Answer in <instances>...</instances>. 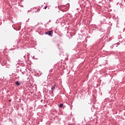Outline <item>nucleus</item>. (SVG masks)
Instances as JSON below:
<instances>
[{
  "mask_svg": "<svg viewBox=\"0 0 125 125\" xmlns=\"http://www.w3.org/2000/svg\"><path fill=\"white\" fill-rule=\"evenodd\" d=\"M52 34H53V31L52 30L45 32V35H48V36H50V37H52Z\"/></svg>",
  "mask_w": 125,
  "mask_h": 125,
  "instance_id": "f257e3e1",
  "label": "nucleus"
},
{
  "mask_svg": "<svg viewBox=\"0 0 125 125\" xmlns=\"http://www.w3.org/2000/svg\"><path fill=\"white\" fill-rule=\"evenodd\" d=\"M56 87V86L55 85H53L52 86V87H51L52 91H54V90L55 89Z\"/></svg>",
  "mask_w": 125,
  "mask_h": 125,
  "instance_id": "f03ea898",
  "label": "nucleus"
},
{
  "mask_svg": "<svg viewBox=\"0 0 125 125\" xmlns=\"http://www.w3.org/2000/svg\"><path fill=\"white\" fill-rule=\"evenodd\" d=\"M16 83L17 85H20V83L18 81L16 82Z\"/></svg>",
  "mask_w": 125,
  "mask_h": 125,
  "instance_id": "7ed1b4c3",
  "label": "nucleus"
},
{
  "mask_svg": "<svg viewBox=\"0 0 125 125\" xmlns=\"http://www.w3.org/2000/svg\"><path fill=\"white\" fill-rule=\"evenodd\" d=\"M60 108H62L63 107V104H62L59 106Z\"/></svg>",
  "mask_w": 125,
  "mask_h": 125,
  "instance_id": "20e7f679",
  "label": "nucleus"
},
{
  "mask_svg": "<svg viewBox=\"0 0 125 125\" xmlns=\"http://www.w3.org/2000/svg\"><path fill=\"white\" fill-rule=\"evenodd\" d=\"M46 8H47V6H45L44 9H46Z\"/></svg>",
  "mask_w": 125,
  "mask_h": 125,
  "instance_id": "39448f33",
  "label": "nucleus"
},
{
  "mask_svg": "<svg viewBox=\"0 0 125 125\" xmlns=\"http://www.w3.org/2000/svg\"><path fill=\"white\" fill-rule=\"evenodd\" d=\"M11 102V100H9V102Z\"/></svg>",
  "mask_w": 125,
  "mask_h": 125,
  "instance_id": "423d86ee",
  "label": "nucleus"
}]
</instances>
